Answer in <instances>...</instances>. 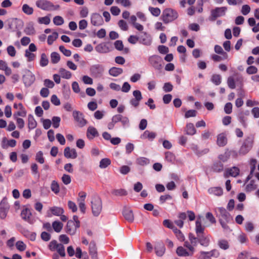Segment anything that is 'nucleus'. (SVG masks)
<instances>
[{"label":"nucleus","mask_w":259,"mask_h":259,"mask_svg":"<svg viewBox=\"0 0 259 259\" xmlns=\"http://www.w3.org/2000/svg\"><path fill=\"white\" fill-rule=\"evenodd\" d=\"M16 246L17 249L19 251H24L26 249V245L21 241H18L16 243Z\"/></svg>","instance_id":"nucleus-62"},{"label":"nucleus","mask_w":259,"mask_h":259,"mask_svg":"<svg viewBox=\"0 0 259 259\" xmlns=\"http://www.w3.org/2000/svg\"><path fill=\"white\" fill-rule=\"evenodd\" d=\"M189 241H186L184 243V246L186 247L191 253H194L195 251V247L199 243L198 237H195L193 234L190 233L188 236Z\"/></svg>","instance_id":"nucleus-8"},{"label":"nucleus","mask_w":259,"mask_h":259,"mask_svg":"<svg viewBox=\"0 0 259 259\" xmlns=\"http://www.w3.org/2000/svg\"><path fill=\"white\" fill-rule=\"evenodd\" d=\"M63 227V224L59 221H54L52 223V227L54 231L57 233L61 232Z\"/></svg>","instance_id":"nucleus-38"},{"label":"nucleus","mask_w":259,"mask_h":259,"mask_svg":"<svg viewBox=\"0 0 259 259\" xmlns=\"http://www.w3.org/2000/svg\"><path fill=\"white\" fill-rule=\"evenodd\" d=\"M60 60L59 54L57 52H53L51 54V60L52 63L56 64Z\"/></svg>","instance_id":"nucleus-46"},{"label":"nucleus","mask_w":259,"mask_h":259,"mask_svg":"<svg viewBox=\"0 0 259 259\" xmlns=\"http://www.w3.org/2000/svg\"><path fill=\"white\" fill-rule=\"evenodd\" d=\"M59 72L60 76L63 78L69 79L72 76V73L64 68H60Z\"/></svg>","instance_id":"nucleus-33"},{"label":"nucleus","mask_w":259,"mask_h":259,"mask_svg":"<svg viewBox=\"0 0 259 259\" xmlns=\"http://www.w3.org/2000/svg\"><path fill=\"white\" fill-rule=\"evenodd\" d=\"M37 21L39 24H44L46 25H48L51 21L50 18L48 16L39 17L38 18Z\"/></svg>","instance_id":"nucleus-52"},{"label":"nucleus","mask_w":259,"mask_h":259,"mask_svg":"<svg viewBox=\"0 0 259 259\" xmlns=\"http://www.w3.org/2000/svg\"><path fill=\"white\" fill-rule=\"evenodd\" d=\"M178 17L177 12L171 8H166L163 11L161 19L165 24L172 22Z\"/></svg>","instance_id":"nucleus-4"},{"label":"nucleus","mask_w":259,"mask_h":259,"mask_svg":"<svg viewBox=\"0 0 259 259\" xmlns=\"http://www.w3.org/2000/svg\"><path fill=\"white\" fill-rule=\"evenodd\" d=\"M150 162V160L149 159L144 157H140L136 159V163L137 164L141 165V166H145L147 164H148Z\"/></svg>","instance_id":"nucleus-44"},{"label":"nucleus","mask_w":259,"mask_h":259,"mask_svg":"<svg viewBox=\"0 0 259 259\" xmlns=\"http://www.w3.org/2000/svg\"><path fill=\"white\" fill-rule=\"evenodd\" d=\"M14 119L16 120V123L18 128L22 129L24 126V121L22 118L18 117H14Z\"/></svg>","instance_id":"nucleus-59"},{"label":"nucleus","mask_w":259,"mask_h":259,"mask_svg":"<svg viewBox=\"0 0 259 259\" xmlns=\"http://www.w3.org/2000/svg\"><path fill=\"white\" fill-rule=\"evenodd\" d=\"M173 232L175 234L177 238L180 241H183L185 240V236L184 234L182 233V232L179 229H178L177 228L174 229L173 230Z\"/></svg>","instance_id":"nucleus-48"},{"label":"nucleus","mask_w":259,"mask_h":259,"mask_svg":"<svg viewBox=\"0 0 259 259\" xmlns=\"http://www.w3.org/2000/svg\"><path fill=\"white\" fill-rule=\"evenodd\" d=\"M165 158L166 161L169 162H172L175 160V156L170 152H166L165 154Z\"/></svg>","instance_id":"nucleus-53"},{"label":"nucleus","mask_w":259,"mask_h":259,"mask_svg":"<svg viewBox=\"0 0 259 259\" xmlns=\"http://www.w3.org/2000/svg\"><path fill=\"white\" fill-rule=\"evenodd\" d=\"M186 133L189 135H193L196 133V129L192 123H189L186 125Z\"/></svg>","instance_id":"nucleus-42"},{"label":"nucleus","mask_w":259,"mask_h":259,"mask_svg":"<svg viewBox=\"0 0 259 259\" xmlns=\"http://www.w3.org/2000/svg\"><path fill=\"white\" fill-rule=\"evenodd\" d=\"M31 52L27 50L25 51V56L27 58V61L28 62L33 61L35 58V55Z\"/></svg>","instance_id":"nucleus-55"},{"label":"nucleus","mask_w":259,"mask_h":259,"mask_svg":"<svg viewBox=\"0 0 259 259\" xmlns=\"http://www.w3.org/2000/svg\"><path fill=\"white\" fill-rule=\"evenodd\" d=\"M91 23L94 26H100L103 24V19L101 15L98 13H94L91 17Z\"/></svg>","instance_id":"nucleus-13"},{"label":"nucleus","mask_w":259,"mask_h":259,"mask_svg":"<svg viewBox=\"0 0 259 259\" xmlns=\"http://www.w3.org/2000/svg\"><path fill=\"white\" fill-rule=\"evenodd\" d=\"M48 63L49 59L47 55L45 53L41 54L39 61L40 66L41 67H45L48 65Z\"/></svg>","instance_id":"nucleus-39"},{"label":"nucleus","mask_w":259,"mask_h":259,"mask_svg":"<svg viewBox=\"0 0 259 259\" xmlns=\"http://www.w3.org/2000/svg\"><path fill=\"white\" fill-rule=\"evenodd\" d=\"M211 81L215 85H218L221 83L222 77L220 74H214L211 76Z\"/></svg>","instance_id":"nucleus-41"},{"label":"nucleus","mask_w":259,"mask_h":259,"mask_svg":"<svg viewBox=\"0 0 259 259\" xmlns=\"http://www.w3.org/2000/svg\"><path fill=\"white\" fill-rule=\"evenodd\" d=\"M123 72L122 68L113 67L109 70V73L112 76H117Z\"/></svg>","instance_id":"nucleus-30"},{"label":"nucleus","mask_w":259,"mask_h":259,"mask_svg":"<svg viewBox=\"0 0 259 259\" xmlns=\"http://www.w3.org/2000/svg\"><path fill=\"white\" fill-rule=\"evenodd\" d=\"M104 70V67L100 64L93 65L90 68L91 74L96 77H100L102 75Z\"/></svg>","instance_id":"nucleus-12"},{"label":"nucleus","mask_w":259,"mask_h":259,"mask_svg":"<svg viewBox=\"0 0 259 259\" xmlns=\"http://www.w3.org/2000/svg\"><path fill=\"white\" fill-rule=\"evenodd\" d=\"M177 253L179 256H192L193 254V253H191V251H187L182 246H179L177 248Z\"/></svg>","instance_id":"nucleus-27"},{"label":"nucleus","mask_w":259,"mask_h":259,"mask_svg":"<svg viewBox=\"0 0 259 259\" xmlns=\"http://www.w3.org/2000/svg\"><path fill=\"white\" fill-rule=\"evenodd\" d=\"M53 22L55 25L60 26L64 23V21L61 16H57L53 18Z\"/></svg>","instance_id":"nucleus-50"},{"label":"nucleus","mask_w":259,"mask_h":259,"mask_svg":"<svg viewBox=\"0 0 259 259\" xmlns=\"http://www.w3.org/2000/svg\"><path fill=\"white\" fill-rule=\"evenodd\" d=\"M64 156L67 158L75 159L77 156V153L75 149H71L67 147L64 150Z\"/></svg>","instance_id":"nucleus-15"},{"label":"nucleus","mask_w":259,"mask_h":259,"mask_svg":"<svg viewBox=\"0 0 259 259\" xmlns=\"http://www.w3.org/2000/svg\"><path fill=\"white\" fill-rule=\"evenodd\" d=\"M165 247L162 243L158 242L155 246V251L157 255L161 256L165 252Z\"/></svg>","instance_id":"nucleus-24"},{"label":"nucleus","mask_w":259,"mask_h":259,"mask_svg":"<svg viewBox=\"0 0 259 259\" xmlns=\"http://www.w3.org/2000/svg\"><path fill=\"white\" fill-rule=\"evenodd\" d=\"M92 212L94 216L98 217L102 210V201L101 198L94 195L92 196L91 201Z\"/></svg>","instance_id":"nucleus-2"},{"label":"nucleus","mask_w":259,"mask_h":259,"mask_svg":"<svg viewBox=\"0 0 259 259\" xmlns=\"http://www.w3.org/2000/svg\"><path fill=\"white\" fill-rule=\"evenodd\" d=\"M227 84L228 87L231 89H234L236 87V83L235 78L233 76H230L228 77L227 80Z\"/></svg>","instance_id":"nucleus-51"},{"label":"nucleus","mask_w":259,"mask_h":259,"mask_svg":"<svg viewBox=\"0 0 259 259\" xmlns=\"http://www.w3.org/2000/svg\"><path fill=\"white\" fill-rule=\"evenodd\" d=\"M250 11V7L248 5H243L241 10V12L243 15H247Z\"/></svg>","instance_id":"nucleus-61"},{"label":"nucleus","mask_w":259,"mask_h":259,"mask_svg":"<svg viewBox=\"0 0 259 259\" xmlns=\"http://www.w3.org/2000/svg\"><path fill=\"white\" fill-rule=\"evenodd\" d=\"M61 118L58 116H54L52 118L53 126L54 128H58L60 125Z\"/></svg>","instance_id":"nucleus-58"},{"label":"nucleus","mask_w":259,"mask_h":259,"mask_svg":"<svg viewBox=\"0 0 259 259\" xmlns=\"http://www.w3.org/2000/svg\"><path fill=\"white\" fill-rule=\"evenodd\" d=\"M96 50L100 53H106L109 52L108 48L105 44L98 45L96 47Z\"/></svg>","instance_id":"nucleus-40"},{"label":"nucleus","mask_w":259,"mask_h":259,"mask_svg":"<svg viewBox=\"0 0 259 259\" xmlns=\"http://www.w3.org/2000/svg\"><path fill=\"white\" fill-rule=\"evenodd\" d=\"M73 116L80 127L84 126L87 123V120L84 118L82 113L78 111H74L72 113Z\"/></svg>","instance_id":"nucleus-11"},{"label":"nucleus","mask_w":259,"mask_h":259,"mask_svg":"<svg viewBox=\"0 0 259 259\" xmlns=\"http://www.w3.org/2000/svg\"><path fill=\"white\" fill-rule=\"evenodd\" d=\"M50 211L52 214L56 216H60L64 213V210L62 207L53 206L50 208Z\"/></svg>","instance_id":"nucleus-31"},{"label":"nucleus","mask_w":259,"mask_h":259,"mask_svg":"<svg viewBox=\"0 0 259 259\" xmlns=\"http://www.w3.org/2000/svg\"><path fill=\"white\" fill-rule=\"evenodd\" d=\"M35 160L40 164L45 162V159L43 157V153L41 151H38L35 156Z\"/></svg>","instance_id":"nucleus-54"},{"label":"nucleus","mask_w":259,"mask_h":259,"mask_svg":"<svg viewBox=\"0 0 259 259\" xmlns=\"http://www.w3.org/2000/svg\"><path fill=\"white\" fill-rule=\"evenodd\" d=\"M18 106L19 110L14 114L13 117H25L26 115V111L23 105L21 103H19L18 104Z\"/></svg>","instance_id":"nucleus-29"},{"label":"nucleus","mask_w":259,"mask_h":259,"mask_svg":"<svg viewBox=\"0 0 259 259\" xmlns=\"http://www.w3.org/2000/svg\"><path fill=\"white\" fill-rule=\"evenodd\" d=\"M218 246L222 249L227 250L229 248L230 244L228 240L221 239L218 241Z\"/></svg>","instance_id":"nucleus-28"},{"label":"nucleus","mask_w":259,"mask_h":259,"mask_svg":"<svg viewBox=\"0 0 259 259\" xmlns=\"http://www.w3.org/2000/svg\"><path fill=\"white\" fill-rule=\"evenodd\" d=\"M253 137L250 136L247 137L243 142V144L240 148L239 153L240 154L244 155L247 153L252 148L253 144Z\"/></svg>","instance_id":"nucleus-7"},{"label":"nucleus","mask_w":259,"mask_h":259,"mask_svg":"<svg viewBox=\"0 0 259 259\" xmlns=\"http://www.w3.org/2000/svg\"><path fill=\"white\" fill-rule=\"evenodd\" d=\"M152 42L150 34L146 32H142L139 35V42L146 46H150Z\"/></svg>","instance_id":"nucleus-9"},{"label":"nucleus","mask_w":259,"mask_h":259,"mask_svg":"<svg viewBox=\"0 0 259 259\" xmlns=\"http://www.w3.org/2000/svg\"><path fill=\"white\" fill-rule=\"evenodd\" d=\"M249 255V254L247 251H243L239 254L237 259H248Z\"/></svg>","instance_id":"nucleus-64"},{"label":"nucleus","mask_w":259,"mask_h":259,"mask_svg":"<svg viewBox=\"0 0 259 259\" xmlns=\"http://www.w3.org/2000/svg\"><path fill=\"white\" fill-rule=\"evenodd\" d=\"M22 12L27 15H31L33 13V9L27 4H24L22 7Z\"/></svg>","instance_id":"nucleus-37"},{"label":"nucleus","mask_w":259,"mask_h":259,"mask_svg":"<svg viewBox=\"0 0 259 259\" xmlns=\"http://www.w3.org/2000/svg\"><path fill=\"white\" fill-rule=\"evenodd\" d=\"M119 27L124 31H126L128 29V26L125 21L123 20H120L118 23Z\"/></svg>","instance_id":"nucleus-63"},{"label":"nucleus","mask_w":259,"mask_h":259,"mask_svg":"<svg viewBox=\"0 0 259 259\" xmlns=\"http://www.w3.org/2000/svg\"><path fill=\"white\" fill-rule=\"evenodd\" d=\"M17 142L15 140H7L6 138H4L2 142V147L3 149H7L9 147H14L16 146Z\"/></svg>","instance_id":"nucleus-17"},{"label":"nucleus","mask_w":259,"mask_h":259,"mask_svg":"<svg viewBox=\"0 0 259 259\" xmlns=\"http://www.w3.org/2000/svg\"><path fill=\"white\" fill-rule=\"evenodd\" d=\"M111 164V160L109 158H103L100 162L99 166L101 168H105Z\"/></svg>","instance_id":"nucleus-47"},{"label":"nucleus","mask_w":259,"mask_h":259,"mask_svg":"<svg viewBox=\"0 0 259 259\" xmlns=\"http://www.w3.org/2000/svg\"><path fill=\"white\" fill-rule=\"evenodd\" d=\"M228 58V55L227 53H224V55L219 56L216 54H212L211 55V59L214 62H220L222 60H226Z\"/></svg>","instance_id":"nucleus-32"},{"label":"nucleus","mask_w":259,"mask_h":259,"mask_svg":"<svg viewBox=\"0 0 259 259\" xmlns=\"http://www.w3.org/2000/svg\"><path fill=\"white\" fill-rule=\"evenodd\" d=\"M59 50L65 56L69 57L71 55V52L69 50L66 49L64 46H61L59 47Z\"/></svg>","instance_id":"nucleus-60"},{"label":"nucleus","mask_w":259,"mask_h":259,"mask_svg":"<svg viewBox=\"0 0 259 259\" xmlns=\"http://www.w3.org/2000/svg\"><path fill=\"white\" fill-rule=\"evenodd\" d=\"M231 153H234L236 155L235 151H229L227 149L224 153L219 155L218 158L221 161L225 162L229 159L231 155Z\"/></svg>","instance_id":"nucleus-23"},{"label":"nucleus","mask_w":259,"mask_h":259,"mask_svg":"<svg viewBox=\"0 0 259 259\" xmlns=\"http://www.w3.org/2000/svg\"><path fill=\"white\" fill-rule=\"evenodd\" d=\"M123 215L126 220L129 222H133L134 220L133 212L130 208H124L123 210Z\"/></svg>","instance_id":"nucleus-25"},{"label":"nucleus","mask_w":259,"mask_h":259,"mask_svg":"<svg viewBox=\"0 0 259 259\" xmlns=\"http://www.w3.org/2000/svg\"><path fill=\"white\" fill-rule=\"evenodd\" d=\"M7 53L11 57H15L16 54V51L13 46H9L7 49Z\"/></svg>","instance_id":"nucleus-56"},{"label":"nucleus","mask_w":259,"mask_h":259,"mask_svg":"<svg viewBox=\"0 0 259 259\" xmlns=\"http://www.w3.org/2000/svg\"><path fill=\"white\" fill-rule=\"evenodd\" d=\"M148 9L151 14L154 16L158 17L160 14L161 10L158 8L149 7Z\"/></svg>","instance_id":"nucleus-49"},{"label":"nucleus","mask_w":259,"mask_h":259,"mask_svg":"<svg viewBox=\"0 0 259 259\" xmlns=\"http://www.w3.org/2000/svg\"><path fill=\"white\" fill-rule=\"evenodd\" d=\"M99 136L97 129L93 126H89L87 131V137L89 140H92Z\"/></svg>","instance_id":"nucleus-21"},{"label":"nucleus","mask_w":259,"mask_h":259,"mask_svg":"<svg viewBox=\"0 0 259 259\" xmlns=\"http://www.w3.org/2000/svg\"><path fill=\"white\" fill-rule=\"evenodd\" d=\"M37 125L36 121L34 119L33 116L31 115H29L28 116V126L29 130L34 128Z\"/></svg>","instance_id":"nucleus-35"},{"label":"nucleus","mask_w":259,"mask_h":259,"mask_svg":"<svg viewBox=\"0 0 259 259\" xmlns=\"http://www.w3.org/2000/svg\"><path fill=\"white\" fill-rule=\"evenodd\" d=\"M52 192H53L55 194H57L60 192V186L58 183L55 181L53 180L50 186Z\"/></svg>","instance_id":"nucleus-36"},{"label":"nucleus","mask_w":259,"mask_h":259,"mask_svg":"<svg viewBox=\"0 0 259 259\" xmlns=\"http://www.w3.org/2000/svg\"><path fill=\"white\" fill-rule=\"evenodd\" d=\"M35 80V75L29 70H27L23 76V82L26 87L30 86Z\"/></svg>","instance_id":"nucleus-10"},{"label":"nucleus","mask_w":259,"mask_h":259,"mask_svg":"<svg viewBox=\"0 0 259 259\" xmlns=\"http://www.w3.org/2000/svg\"><path fill=\"white\" fill-rule=\"evenodd\" d=\"M58 37V33L57 32H54L51 35H49L47 42L48 45H51L54 41Z\"/></svg>","instance_id":"nucleus-45"},{"label":"nucleus","mask_w":259,"mask_h":259,"mask_svg":"<svg viewBox=\"0 0 259 259\" xmlns=\"http://www.w3.org/2000/svg\"><path fill=\"white\" fill-rule=\"evenodd\" d=\"M205 226L202 225L201 218L197 219L195 222V232L197 236L204 234Z\"/></svg>","instance_id":"nucleus-16"},{"label":"nucleus","mask_w":259,"mask_h":259,"mask_svg":"<svg viewBox=\"0 0 259 259\" xmlns=\"http://www.w3.org/2000/svg\"><path fill=\"white\" fill-rule=\"evenodd\" d=\"M35 4L37 8L47 11L57 10L60 8L59 5H54L52 2L47 0H37Z\"/></svg>","instance_id":"nucleus-5"},{"label":"nucleus","mask_w":259,"mask_h":259,"mask_svg":"<svg viewBox=\"0 0 259 259\" xmlns=\"http://www.w3.org/2000/svg\"><path fill=\"white\" fill-rule=\"evenodd\" d=\"M240 172V169L239 168L236 166H234L230 169H228L227 170V173L232 177H237Z\"/></svg>","instance_id":"nucleus-43"},{"label":"nucleus","mask_w":259,"mask_h":259,"mask_svg":"<svg viewBox=\"0 0 259 259\" xmlns=\"http://www.w3.org/2000/svg\"><path fill=\"white\" fill-rule=\"evenodd\" d=\"M89 252L93 258L97 257V251L95 243L94 241L90 242L89 245Z\"/></svg>","instance_id":"nucleus-34"},{"label":"nucleus","mask_w":259,"mask_h":259,"mask_svg":"<svg viewBox=\"0 0 259 259\" xmlns=\"http://www.w3.org/2000/svg\"><path fill=\"white\" fill-rule=\"evenodd\" d=\"M156 136V134L154 132H150L148 130L145 131L142 135H141L140 138L142 139H147L152 141Z\"/></svg>","instance_id":"nucleus-26"},{"label":"nucleus","mask_w":259,"mask_h":259,"mask_svg":"<svg viewBox=\"0 0 259 259\" xmlns=\"http://www.w3.org/2000/svg\"><path fill=\"white\" fill-rule=\"evenodd\" d=\"M77 228H78L75 225L73 221L69 220L68 221L66 227V231L67 233L70 235H74L76 231Z\"/></svg>","instance_id":"nucleus-19"},{"label":"nucleus","mask_w":259,"mask_h":259,"mask_svg":"<svg viewBox=\"0 0 259 259\" xmlns=\"http://www.w3.org/2000/svg\"><path fill=\"white\" fill-rule=\"evenodd\" d=\"M31 212L30 209L28 208H24L21 213V216L24 221L30 224L33 223V220L31 218Z\"/></svg>","instance_id":"nucleus-14"},{"label":"nucleus","mask_w":259,"mask_h":259,"mask_svg":"<svg viewBox=\"0 0 259 259\" xmlns=\"http://www.w3.org/2000/svg\"><path fill=\"white\" fill-rule=\"evenodd\" d=\"M215 212L222 228L224 230H228L229 227L227 224L232 221V218L230 213L225 208L222 207L217 208Z\"/></svg>","instance_id":"nucleus-1"},{"label":"nucleus","mask_w":259,"mask_h":259,"mask_svg":"<svg viewBox=\"0 0 259 259\" xmlns=\"http://www.w3.org/2000/svg\"><path fill=\"white\" fill-rule=\"evenodd\" d=\"M227 138L225 133H221L217 136V144L219 147H224L227 144Z\"/></svg>","instance_id":"nucleus-18"},{"label":"nucleus","mask_w":259,"mask_h":259,"mask_svg":"<svg viewBox=\"0 0 259 259\" xmlns=\"http://www.w3.org/2000/svg\"><path fill=\"white\" fill-rule=\"evenodd\" d=\"M149 65L154 70L161 71L163 68L164 62L162 58L158 55H152L148 57Z\"/></svg>","instance_id":"nucleus-3"},{"label":"nucleus","mask_w":259,"mask_h":259,"mask_svg":"<svg viewBox=\"0 0 259 259\" xmlns=\"http://www.w3.org/2000/svg\"><path fill=\"white\" fill-rule=\"evenodd\" d=\"M56 250L61 256L64 257L65 256V247L62 244H59Z\"/></svg>","instance_id":"nucleus-57"},{"label":"nucleus","mask_w":259,"mask_h":259,"mask_svg":"<svg viewBox=\"0 0 259 259\" xmlns=\"http://www.w3.org/2000/svg\"><path fill=\"white\" fill-rule=\"evenodd\" d=\"M208 193L211 195L221 196L223 194V190L220 187H210L208 189Z\"/></svg>","instance_id":"nucleus-22"},{"label":"nucleus","mask_w":259,"mask_h":259,"mask_svg":"<svg viewBox=\"0 0 259 259\" xmlns=\"http://www.w3.org/2000/svg\"><path fill=\"white\" fill-rule=\"evenodd\" d=\"M228 8L226 7H216L210 11L209 20L215 21L218 18L225 16Z\"/></svg>","instance_id":"nucleus-6"},{"label":"nucleus","mask_w":259,"mask_h":259,"mask_svg":"<svg viewBox=\"0 0 259 259\" xmlns=\"http://www.w3.org/2000/svg\"><path fill=\"white\" fill-rule=\"evenodd\" d=\"M198 237V241L202 246L204 247L208 246L210 244V236L206 235L205 234L197 236Z\"/></svg>","instance_id":"nucleus-20"}]
</instances>
